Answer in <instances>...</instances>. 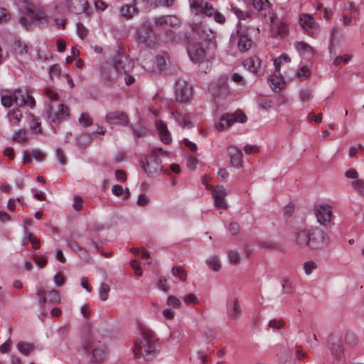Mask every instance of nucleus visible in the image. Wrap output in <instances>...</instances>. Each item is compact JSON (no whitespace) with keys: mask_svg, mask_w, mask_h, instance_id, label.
I'll return each instance as SVG.
<instances>
[{"mask_svg":"<svg viewBox=\"0 0 364 364\" xmlns=\"http://www.w3.org/2000/svg\"><path fill=\"white\" fill-rule=\"evenodd\" d=\"M140 332L141 337L135 341L133 347L134 356L136 358H143L147 361L152 360L159 352L158 338L155 333L146 326H141Z\"/></svg>","mask_w":364,"mask_h":364,"instance_id":"f257e3e1","label":"nucleus"},{"mask_svg":"<svg viewBox=\"0 0 364 364\" xmlns=\"http://www.w3.org/2000/svg\"><path fill=\"white\" fill-rule=\"evenodd\" d=\"M1 105L6 108L11 107L14 103L19 107L26 105L33 108L36 105L34 98L27 91L20 89L14 91H3L1 94Z\"/></svg>","mask_w":364,"mask_h":364,"instance_id":"f03ea898","label":"nucleus"},{"mask_svg":"<svg viewBox=\"0 0 364 364\" xmlns=\"http://www.w3.org/2000/svg\"><path fill=\"white\" fill-rule=\"evenodd\" d=\"M84 350L92 363H100L108 355L107 346L100 341L91 339L84 344Z\"/></svg>","mask_w":364,"mask_h":364,"instance_id":"7ed1b4c3","label":"nucleus"},{"mask_svg":"<svg viewBox=\"0 0 364 364\" xmlns=\"http://www.w3.org/2000/svg\"><path fill=\"white\" fill-rule=\"evenodd\" d=\"M187 50L191 60L200 64V70L206 73L207 70L211 68V63L209 61H203L205 57L206 51L200 43L191 41L187 47Z\"/></svg>","mask_w":364,"mask_h":364,"instance_id":"20e7f679","label":"nucleus"},{"mask_svg":"<svg viewBox=\"0 0 364 364\" xmlns=\"http://www.w3.org/2000/svg\"><path fill=\"white\" fill-rule=\"evenodd\" d=\"M19 22L25 28H28L33 23H36L39 26H45L47 23V18L44 13L28 7L25 10L24 15L20 17Z\"/></svg>","mask_w":364,"mask_h":364,"instance_id":"39448f33","label":"nucleus"},{"mask_svg":"<svg viewBox=\"0 0 364 364\" xmlns=\"http://www.w3.org/2000/svg\"><path fill=\"white\" fill-rule=\"evenodd\" d=\"M246 121V115L242 111L237 110L233 114H223L215 126L218 131L221 132L228 129L235 122L243 123Z\"/></svg>","mask_w":364,"mask_h":364,"instance_id":"423d86ee","label":"nucleus"},{"mask_svg":"<svg viewBox=\"0 0 364 364\" xmlns=\"http://www.w3.org/2000/svg\"><path fill=\"white\" fill-rule=\"evenodd\" d=\"M328 237L325 230L320 227L310 228V247L319 249L326 246Z\"/></svg>","mask_w":364,"mask_h":364,"instance_id":"0eeeda50","label":"nucleus"},{"mask_svg":"<svg viewBox=\"0 0 364 364\" xmlns=\"http://www.w3.org/2000/svg\"><path fill=\"white\" fill-rule=\"evenodd\" d=\"M112 64L114 70H117L120 75H122V73H130L134 68L133 61L125 54L119 51L114 56Z\"/></svg>","mask_w":364,"mask_h":364,"instance_id":"6e6552de","label":"nucleus"},{"mask_svg":"<svg viewBox=\"0 0 364 364\" xmlns=\"http://www.w3.org/2000/svg\"><path fill=\"white\" fill-rule=\"evenodd\" d=\"M205 186L207 189L212 191L214 206L218 209H227L228 203L225 200V198L227 196V191L224 186L220 185L213 188V186L209 184H206Z\"/></svg>","mask_w":364,"mask_h":364,"instance_id":"1a4fd4ad","label":"nucleus"},{"mask_svg":"<svg viewBox=\"0 0 364 364\" xmlns=\"http://www.w3.org/2000/svg\"><path fill=\"white\" fill-rule=\"evenodd\" d=\"M176 100L183 103L189 102L192 97V87L187 82L178 80L175 88Z\"/></svg>","mask_w":364,"mask_h":364,"instance_id":"9d476101","label":"nucleus"},{"mask_svg":"<svg viewBox=\"0 0 364 364\" xmlns=\"http://www.w3.org/2000/svg\"><path fill=\"white\" fill-rule=\"evenodd\" d=\"M152 27L143 24L137 29V40L139 43L149 48H153L155 46L156 38L152 34Z\"/></svg>","mask_w":364,"mask_h":364,"instance_id":"9b49d317","label":"nucleus"},{"mask_svg":"<svg viewBox=\"0 0 364 364\" xmlns=\"http://www.w3.org/2000/svg\"><path fill=\"white\" fill-rule=\"evenodd\" d=\"M69 108L63 104L58 105V111H54L51 105H48L47 114L48 119L54 123H59L62 120H65L69 117Z\"/></svg>","mask_w":364,"mask_h":364,"instance_id":"f8f14e48","label":"nucleus"},{"mask_svg":"<svg viewBox=\"0 0 364 364\" xmlns=\"http://www.w3.org/2000/svg\"><path fill=\"white\" fill-rule=\"evenodd\" d=\"M317 221L322 225L330 223L332 218V208L328 205H318L315 208Z\"/></svg>","mask_w":364,"mask_h":364,"instance_id":"ddd939ff","label":"nucleus"},{"mask_svg":"<svg viewBox=\"0 0 364 364\" xmlns=\"http://www.w3.org/2000/svg\"><path fill=\"white\" fill-rule=\"evenodd\" d=\"M329 350L333 358V364H343L345 361L343 346L340 340L333 341L329 345Z\"/></svg>","mask_w":364,"mask_h":364,"instance_id":"4468645a","label":"nucleus"},{"mask_svg":"<svg viewBox=\"0 0 364 364\" xmlns=\"http://www.w3.org/2000/svg\"><path fill=\"white\" fill-rule=\"evenodd\" d=\"M105 120L110 124H118L122 126H127L129 122L127 113L122 111H114L107 113Z\"/></svg>","mask_w":364,"mask_h":364,"instance_id":"2eb2a0df","label":"nucleus"},{"mask_svg":"<svg viewBox=\"0 0 364 364\" xmlns=\"http://www.w3.org/2000/svg\"><path fill=\"white\" fill-rule=\"evenodd\" d=\"M252 5L255 9L259 11L261 16H269L270 23L274 22V14L271 12L270 3L268 0H252Z\"/></svg>","mask_w":364,"mask_h":364,"instance_id":"dca6fc26","label":"nucleus"},{"mask_svg":"<svg viewBox=\"0 0 364 364\" xmlns=\"http://www.w3.org/2000/svg\"><path fill=\"white\" fill-rule=\"evenodd\" d=\"M294 241L296 245L310 247V228L298 229L294 232Z\"/></svg>","mask_w":364,"mask_h":364,"instance_id":"f3484780","label":"nucleus"},{"mask_svg":"<svg viewBox=\"0 0 364 364\" xmlns=\"http://www.w3.org/2000/svg\"><path fill=\"white\" fill-rule=\"evenodd\" d=\"M209 90L213 96L222 97L228 94L226 80L220 77L216 82L209 85Z\"/></svg>","mask_w":364,"mask_h":364,"instance_id":"a211bd4d","label":"nucleus"},{"mask_svg":"<svg viewBox=\"0 0 364 364\" xmlns=\"http://www.w3.org/2000/svg\"><path fill=\"white\" fill-rule=\"evenodd\" d=\"M65 5L70 11L75 14L86 12L89 6L86 0H65Z\"/></svg>","mask_w":364,"mask_h":364,"instance_id":"6ab92c4d","label":"nucleus"},{"mask_svg":"<svg viewBox=\"0 0 364 364\" xmlns=\"http://www.w3.org/2000/svg\"><path fill=\"white\" fill-rule=\"evenodd\" d=\"M159 160L158 156H151L146 162L141 161V166L147 173H160L162 171V166Z\"/></svg>","mask_w":364,"mask_h":364,"instance_id":"aec40b11","label":"nucleus"},{"mask_svg":"<svg viewBox=\"0 0 364 364\" xmlns=\"http://www.w3.org/2000/svg\"><path fill=\"white\" fill-rule=\"evenodd\" d=\"M121 75L113 66H104L102 69V77L108 86H112Z\"/></svg>","mask_w":364,"mask_h":364,"instance_id":"412c9836","label":"nucleus"},{"mask_svg":"<svg viewBox=\"0 0 364 364\" xmlns=\"http://www.w3.org/2000/svg\"><path fill=\"white\" fill-rule=\"evenodd\" d=\"M191 6L197 11H200L202 14H206L208 16L213 15L215 12L214 7L209 4L208 2H205L203 0H194L192 1Z\"/></svg>","mask_w":364,"mask_h":364,"instance_id":"4be33fe9","label":"nucleus"},{"mask_svg":"<svg viewBox=\"0 0 364 364\" xmlns=\"http://www.w3.org/2000/svg\"><path fill=\"white\" fill-rule=\"evenodd\" d=\"M28 51V46L23 42L21 38H15L11 46V52L16 58H20L24 56Z\"/></svg>","mask_w":364,"mask_h":364,"instance_id":"5701e85b","label":"nucleus"},{"mask_svg":"<svg viewBox=\"0 0 364 364\" xmlns=\"http://www.w3.org/2000/svg\"><path fill=\"white\" fill-rule=\"evenodd\" d=\"M228 153L232 166L237 168L242 167V153L241 150L235 146H231L228 148Z\"/></svg>","mask_w":364,"mask_h":364,"instance_id":"b1692460","label":"nucleus"},{"mask_svg":"<svg viewBox=\"0 0 364 364\" xmlns=\"http://www.w3.org/2000/svg\"><path fill=\"white\" fill-rule=\"evenodd\" d=\"M261 60L257 56H251L243 61V66L250 72L257 74L261 68Z\"/></svg>","mask_w":364,"mask_h":364,"instance_id":"393cba45","label":"nucleus"},{"mask_svg":"<svg viewBox=\"0 0 364 364\" xmlns=\"http://www.w3.org/2000/svg\"><path fill=\"white\" fill-rule=\"evenodd\" d=\"M227 314L232 321H236L240 317L242 314V309L239 304L237 299H234L230 302Z\"/></svg>","mask_w":364,"mask_h":364,"instance_id":"a878e982","label":"nucleus"},{"mask_svg":"<svg viewBox=\"0 0 364 364\" xmlns=\"http://www.w3.org/2000/svg\"><path fill=\"white\" fill-rule=\"evenodd\" d=\"M237 36L239 37L237 41V47L239 50L241 52L247 51L252 46V39L250 37L245 33L240 32L239 31H237Z\"/></svg>","mask_w":364,"mask_h":364,"instance_id":"bb28decb","label":"nucleus"},{"mask_svg":"<svg viewBox=\"0 0 364 364\" xmlns=\"http://www.w3.org/2000/svg\"><path fill=\"white\" fill-rule=\"evenodd\" d=\"M156 127L159 132L161 140L166 144H170L171 142V136L166 127V124L161 121L156 122Z\"/></svg>","mask_w":364,"mask_h":364,"instance_id":"cd10ccee","label":"nucleus"},{"mask_svg":"<svg viewBox=\"0 0 364 364\" xmlns=\"http://www.w3.org/2000/svg\"><path fill=\"white\" fill-rule=\"evenodd\" d=\"M269 82L272 90L278 92L282 89L284 85V79L280 75H272L269 78Z\"/></svg>","mask_w":364,"mask_h":364,"instance_id":"c85d7f7f","label":"nucleus"},{"mask_svg":"<svg viewBox=\"0 0 364 364\" xmlns=\"http://www.w3.org/2000/svg\"><path fill=\"white\" fill-rule=\"evenodd\" d=\"M7 116L10 123L13 125H16L22 118V113L18 108H15L12 111H9Z\"/></svg>","mask_w":364,"mask_h":364,"instance_id":"c756f323","label":"nucleus"},{"mask_svg":"<svg viewBox=\"0 0 364 364\" xmlns=\"http://www.w3.org/2000/svg\"><path fill=\"white\" fill-rule=\"evenodd\" d=\"M276 33L278 37L283 38L286 37L289 33V26L285 22L276 23L275 25Z\"/></svg>","mask_w":364,"mask_h":364,"instance_id":"7c9ffc66","label":"nucleus"},{"mask_svg":"<svg viewBox=\"0 0 364 364\" xmlns=\"http://www.w3.org/2000/svg\"><path fill=\"white\" fill-rule=\"evenodd\" d=\"M300 25L306 30L311 28L314 24V18L309 14H302L299 18Z\"/></svg>","mask_w":364,"mask_h":364,"instance_id":"2f4dec72","label":"nucleus"},{"mask_svg":"<svg viewBox=\"0 0 364 364\" xmlns=\"http://www.w3.org/2000/svg\"><path fill=\"white\" fill-rule=\"evenodd\" d=\"M136 12V8L132 5L122 6L119 9V14L126 18L133 17L134 14Z\"/></svg>","mask_w":364,"mask_h":364,"instance_id":"473e14b6","label":"nucleus"},{"mask_svg":"<svg viewBox=\"0 0 364 364\" xmlns=\"http://www.w3.org/2000/svg\"><path fill=\"white\" fill-rule=\"evenodd\" d=\"M68 245L69 247L71 250H73V251H75V252H83L84 255H85L84 257L80 254V257L82 259H83L85 260H87V259H88L90 258L89 255H88L87 252L86 251V250H85L84 248L80 247L77 242H75V241H69L68 242Z\"/></svg>","mask_w":364,"mask_h":364,"instance_id":"72a5a7b5","label":"nucleus"},{"mask_svg":"<svg viewBox=\"0 0 364 364\" xmlns=\"http://www.w3.org/2000/svg\"><path fill=\"white\" fill-rule=\"evenodd\" d=\"M171 273L173 276L178 277L181 282L186 280L187 274L184 268L181 266L173 267L171 269Z\"/></svg>","mask_w":364,"mask_h":364,"instance_id":"f704fd0d","label":"nucleus"},{"mask_svg":"<svg viewBox=\"0 0 364 364\" xmlns=\"http://www.w3.org/2000/svg\"><path fill=\"white\" fill-rule=\"evenodd\" d=\"M17 348L21 353L27 355L33 350L34 346L28 343L19 342L17 344Z\"/></svg>","mask_w":364,"mask_h":364,"instance_id":"c9c22d12","label":"nucleus"},{"mask_svg":"<svg viewBox=\"0 0 364 364\" xmlns=\"http://www.w3.org/2000/svg\"><path fill=\"white\" fill-rule=\"evenodd\" d=\"M351 186L357 193H358L360 196H364V180H354L352 181Z\"/></svg>","mask_w":364,"mask_h":364,"instance_id":"e433bc0d","label":"nucleus"},{"mask_svg":"<svg viewBox=\"0 0 364 364\" xmlns=\"http://www.w3.org/2000/svg\"><path fill=\"white\" fill-rule=\"evenodd\" d=\"M183 339V335L178 329H173L171 331L168 341L173 344L178 343Z\"/></svg>","mask_w":364,"mask_h":364,"instance_id":"4c0bfd02","label":"nucleus"},{"mask_svg":"<svg viewBox=\"0 0 364 364\" xmlns=\"http://www.w3.org/2000/svg\"><path fill=\"white\" fill-rule=\"evenodd\" d=\"M258 105L261 109L267 110L274 106V101L272 99L261 97L258 100Z\"/></svg>","mask_w":364,"mask_h":364,"instance_id":"58836bf2","label":"nucleus"},{"mask_svg":"<svg viewBox=\"0 0 364 364\" xmlns=\"http://www.w3.org/2000/svg\"><path fill=\"white\" fill-rule=\"evenodd\" d=\"M48 303L52 305L58 304L60 302V299L58 291L53 289L48 292Z\"/></svg>","mask_w":364,"mask_h":364,"instance_id":"ea45409f","label":"nucleus"},{"mask_svg":"<svg viewBox=\"0 0 364 364\" xmlns=\"http://www.w3.org/2000/svg\"><path fill=\"white\" fill-rule=\"evenodd\" d=\"M206 264L210 268L215 272H218L220 270L221 265L220 263L219 258L217 257H211L206 261Z\"/></svg>","mask_w":364,"mask_h":364,"instance_id":"a19ab883","label":"nucleus"},{"mask_svg":"<svg viewBox=\"0 0 364 364\" xmlns=\"http://www.w3.org/2000/svg\"><path fill=\"white\" fill-rule=\"evenodd\" d=\"M109 286L107 284L102 283L99 289L100 297L102 301H106L108 299Z\"/></svg>","mask_w":364,"mask_h":364,"instance_id":"79ce46f5","label":"nucleus"},{"mask_svg":"<svg viewBox=\"0 0 364 364\" xmlns=\"http://www.w3.org/2000/svg\"><path fill=\"white\" fill-rule=\"evenodd\" d=\"M166 58H168V55L166 54V55H159L156 56V65L158 69L160 71L165 70L166 68Z\"/></svg>","mask_w":364,"mask_h":364,"instance_id":"37998d69","label":"nucleus"},{"mask_svg":"<svg viewBox=\"0 0 364 364\" xmlns=\"http://www.w3.org/2000/svg\"><path fill=\"white\" fill-rule=\"evenodd\" d=\"M43 94L50 100L57 101L59 99L58 92L52 87H46L43 90Z\"/></svg>","mask_w":364,"mask_h":364,"instance_id":"c03bdc74","label":"nucleus"},{"mask_svg":"<svg viewBox=\"0 0 364 364\" xmlns=\"http://www.w3.org/2000/svg\"><path fill=\"white\" fill-rule=\"evenodd\" d=\"M295 47H296V50H298L300 52H303V53H313L314 52L313 48L311 46H310L309 44H307L303 41L296 42L295 43Z\"/></svg>","mask_w":364,"mask_h":364,"instance_id":"a18cd8bd","label":"nucleus"},{"mask_svg":"<svg viewBox=\"0 0 364 364\" xmlns=\"http://www.w3.org/2000/svg\"><path fill=\"white\" fill-rule=\"evenodd\" d=\"M27 132L25 129H20L18 130L14 136H13V140L18 142L22 143L27 140Z\"/></svg>","mask_w":364,"mask_h":364,"instance_id":"49530a36","label":"nucleus"},{"mask_svg":"<svg viewBox=\"0 0 364 364\" xmlns=\"http://www.w3.org/2000/svg\"><path fill=\"white\" fill-rule=\"evenodd\" d=\"M176 119L182 128H191L193 127V123L189 120H186L185 117L181 114L176 116Z\"/></svg>","mask_w":364,"mask_h":364,"instance_id":"de8ad7c7","label":"nucleus"},{"mask_svg":"<svg viewBox=\"0 0 364 364\" xmlns=\"http://www.w3.org/2000/svg\"><path fill=\"white\" fill-rule=\"evenodd\" d=\"M46 292L44 290L38 289L36 291L37 296L39 297L38 304L41 309H43L45 304L48 302V298L46 296Z\"/></svg>","mask_w":364,"mask_h":364,"instance_id":"09e8293b","label":"nucleus"},{"mask_svg":"<svg viewBox=\"0 0 364 364\" xmlns=\"http://www.w3.org/2000/svg\"><path fill=\"white\" fill-rule=\"evenodd\" d=\"M79 122L81 125L85 127H87L92 124V121L89 114L82 113L79 118Z\"/></svg>","mask_w":364,"mask_h":364,"instance_id":"8fccbe9b","label":"nucleus"},{"mask_svg":"<svg viewBox=\"0 0 364 364\" xmlns=\"http://www.w3.org/2000/svg\"><path fill=\"white\" fill-rule=\"evenodd\" d=\"M168 306L173 308L178 309L181 306V301L175 296H169L166 301Z\"/></svg>","mask_w":364,"mask_h":364,"instance_id":"3c124183","label":"nucleus"},{"mask_svg":"<svg viewBox=\"0 0 364 364\" xmlns=\"http://www.w3.org/2000/svg\"><path fill=\"white\" fill-rule=\"evenodd\" d=\"M27 239L31 242L32 247L34 250H38L40 247V240L33 235L31 232H26Z\"/></svg>","mask_w":364,"mask_h":364,"instance_id":"603ef678","label":"nucleus"},{"mask_svg":"<svg viewBox=\"0 0 364 364\" xmlns=\"http://www.w3.org/2000/svg\"><path fill=\"white\" fill-rule=\"evenodd\" d=\"M229 261L232 264H237L240 262V256L236 251L228 252Z\"/></svg>","mask_w":364,"mask_h":364,"instance_id":"864d4df0","label":"nucleus"},{"mask_svg":"<svg viewBox=\"0 0 364 364\" xmlns=\"http://www.w3.org/2000/svg\"><path fill=\"white\" fill-rule=\"evenodd\" d=\"M77 146L81 149H85L89 143V136L87 134H82L77 139Z\"/></svg>","mask_w":364,"mask_h":364,"instance_id":"5fc2aeb1","label":"nucleus"},{"mask_svg":"<svg viewBox=\"0 0 364 364\" xmlns=\"http://www.w3.org/2000/svg\"><path fill=\"white\" fill-rule=\"evenodd\" d=\"M296 76L299 79L304 80L309 76V70L306 66H302L298 70Z\"/></svg>","mask_w":364,"mask_h":364,"instance_id":"6e6d98bb","label":"nucleus"},{"mask_svg":"<svg viewBox=\"0 0 364 364\" xmlns=\"http://www.w3.org/2000/svg\"><path fill=\"white\" fill-rule=\"evenodd\" d=\"M175 0H154L156 7H171L173 5Z\"/></svg>","mask_w":364,"mask_h":364,"instance_id":"4d7b16f0","label":"nucleus"},{"mask_svg":"<svg viewBox=\"0 0 364 364\" xmlns=\"http://www.w3.org/2000/svg\"><path fill=\"white\" fill-rule=\"evenodd\" d=\"M83 198L80 196H76L73 200V208L75 210L79 211L82 208Z\"/></svg>","mask_w":364,"mask_h":364,"instance_id":"13d9d810","label":"nucleus"},{"mask_svg":"<svg viewBox=\"0 0 364 364\" xmlns=\"http://www.w3.org/2000/svg\"><path fill=\"white\" fill-rule=\"evenodd\" d=\"M284 325V322L282 320L272 319L269 322V326L273 329L282 328Z\"/></svg>","mask_w":364,"mask_h":364,"instance_id":"bf43d9fd","label":"nucleus"},{"mask_svg":"<svg viewBox=\"0 0 364 364\" xmlns=\"http://www.w3.org/2000/svg\"><path fill=\"white\" fill-rule=\"evenodd\" d=\"M346 342L350 346H355L358 343V338L354 333H348L346 336Z\"/></svg>","mask_w":364,"mask_h":364,"instance_id":"052dcab7","label":"nucleus"},{"mask_svg":"<svg viewBox=\"0 0 364 364\" xmlns=\"http://www.w3.org/2000/svg\"><path fill=\"white\" fill-rule=\"evenodd\" d=\"M290 60L291 59L289 56L286 53H283L279 56L278 60H274L275 67L277 69H279V65L282 62L289 63Z\"/></svg>","mask_w":364,"mask_h":364,"instance_id":"680f3d73","label":"nucleus"},{"mask_svg":"<svg viewBox=\"0 0 364 364\" xmlns=\"http://www.w3.org/2000/svg\"><path fill=\"white\" fill-rule=\"evenodd\" d=\"M77 32L81 38H84L87 34V30L82 23H77Z\"/></svg>","mask_w":364,"mask_h":364,"instance_id":"e2e57ef3","label":"nucleus"},{"mask_svg":"<svg viewBox=\"0 0 364 364\" xmlns=\"http://www.w3.org/2000/svg\"><path fill=\"white\" fill-rule=\"evenodd\" d=\"M351 58V55L346 54L344 55H339L334 60L333 64L335 65H338L342 62L348 63Z\"/></svg>","mask_w":364,"mask_h":364,"instance_id":"0e129e2a","label":"nucleus"},{"mask_svg":"<svg viewBox=\"0 0 364 364\" xmlns=\"http://www.w3.org/2000/svg\"><path fill=\"white\" fill-rule=\"evenodd\" d=\"M316 268V264L314 262H307L304 264V269L306 274H310Z\"/></svg>","mask_w":364,"mask_h":364,"instance_id":"69168bd1","label":"nucleus"},{"mask_svg":"<svg viewBox=\"0 0 364 364\" xmlns=\"http://www.w3.org/2000/svg\"><path fill=\"white\" fill-rule=\"evenodd\" d=\"M55 154H56V157H57V159L59 161V163L63 166L65 165L66 164V159L63 154V150L60 149H57L55 150Z\"/></svg>","mask_w":364,"mask_h":364,"instance_id":"338daca9","label":"nucleus"},{"mask_svg":"<svg viewBox=\"0 0 364 364\" xmlns=\"http://www.w3.org/2000/svg\"><path fill=\"white\" fill-rule=\"evenodd\" d=\"M300 99L302 102H305L311 99V93L309 90H302L299 95Z\"/></svg>","mask_w":364,"mask_h":364,"instance_id":"774afa93","label":"nucleus"}]
</instances>
